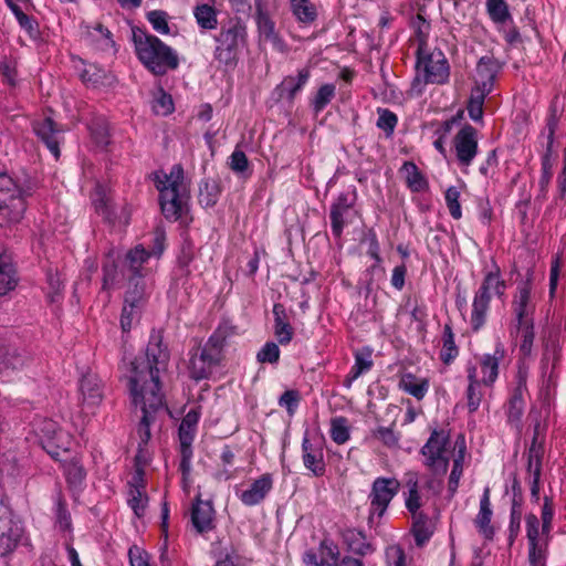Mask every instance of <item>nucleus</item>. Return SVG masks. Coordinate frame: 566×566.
Instances as JSON below:
<instances>
[{"mask_svg":"<svg viewBox=\"0 0 566 566\" xmlns=\"http://www.w3.org/2000/svg\"><path fill=\"white\" fill-rule=\"evenodd\" d=\"M169 359L159 334H153L146 348L145 359L132 363L129 376L130 396L135 401H144L145 392L151 407L163 406L159 387V373L165 369Z\"/></svg>","mask_w":566,"mask_h":566,"instance_id":"f257e3e1","label":"nucleus"},{"mask_svg":"<svg viewBox=\"0 0 566 566\" xmlns=\"http://www.w3.org/2000/svg\"><path fill=\"white\" fill-rule=\"evenodd\" d=\"M135 51L143 65L156 75L178 66L177 53L160 39L143 31H134Z\"/></svg>","mask_w":566,"mask_h":566,"instance_id":"f03ea898","label":"nucleus"},{"mask_svg":"<svg viewBox=\"0 0 566 566\" xmlns=\"http://www.w3.org/2000/svg\"><path fill=\"white\" fill-rule=\"evenodd\" d=\"M506 283L496 264L484 273L480 287L472 302L471 325L479 331L486 322L490 302L492 298L502 300L505 295Z\"/></svg>","mask_w":566,"mask_h":566,"instance_id":"7ed1b4c3","label":"nucleus"},{"mask_svg":"<svg viewBox=\"0 0 566 566\" xmlns=\"http://www.w3.org/2000/svg\"><path fill=\"white\" fill-rule=\"evenodd\" d=\"M157 188L160 192V206L164 216L177 220L186 206V186L180 166H174L169 175H156Z\"/></svg>","mask_w":566,"mask_h":566,"instance_id":"20e7f679","label":"nucleus"},{"mask_svg":"<svg viewBox=\"0 0 566 566\" xmlns=\"http://www.w3.org/2000/svg\"><path fill=\"white\" fill-rule=\"evenodd\" d=\"M416 70L412 90L418 94L422 93L423 85L443 84L449 78V64L440 50L428 52L419 46Z\"/></svg>","mask_w":566,"mask_h":566,"instance_id":"39448f33","label":"nucleus"},{"mask_svg":"<svg viewBox=\"0 0 566 566\" xmlns=\"http://www.w3.org/2000/svg\"><path fill=\"white\" fill-rule=\"evenodd\" d=\"M25 211L23 192L14 179L0 171V224L18 222Z\"/></svg>","mask_w":566,"mask_h":566,"instance_id":"423d86ee","label":"nucleus"},{"mask_svg":"<svg viewBox=\"0 0 566 566\" xmlns=\"http://www.w3.org/2000/svg\"><path fill=\"white\" fill-rule=\"evenodd\" d=\"M245 24L239 20L231 21L227 27L221 28L219 34L216 36V60L226 65L234 64L239 49L245 44Z\"/></svg>","mask_w":566,"mask_h":566,"instance_id":"0eeeda50","label":"nucleus"},{"mask_svg":"<svg viewBox=\"0 0 566 566\" xmlns=\"http://www.w3.org/2000/svg\"><path fill=\"white\" fill-rule=\"evenodd\" d=\"M449 434L443 430L434 429L428 441L421 448L423 464L433 475L443 476L450 461Z\"/></svg>","mask_w":566,"mask_h":566,"instance_id":"6e6552de","label":"nucleus"},{"mask_svg":"<svg viewBox=\"0 0 566 566\" xmlns=\"http://www.w3.org/2000/svg\"><path fill=\"white\" fill-rule=\"evenodd\" d=\"M220 340L216 335H212L203 348H198L191 353L189 359V374L195 380L207 378L213 366L220 358Z\"/></svg>","mask_w":566,"mask_h":566,"instance_id":"1a4fd4ad","label":"nucleus"},{"mask_svg":"<svg viewBox=\"0 0 566 566\" xmlns=\"http://www.w3.org/2000/svg\"><path fill=\"white\" fill-rule=\"evenodd\" d=\"M400 490V482L395 478H377L371 485L368 495L369 505V520L374 517H382L387 511L391 500L397 495Z\"/></svg>","mask_w":566,"mask_h":566,"instance_id":"9d476101","label":"nucleus"},{"mask_svg":"<svg viewBox=\"0 0 566 566\" xmlns=\"http://www.w3.org/2000/svg\"><path fill=\"white\" fill-rule=\"evenodd\" d=\"M200 418V411L198 409H190L186 416L184 417L180 426H179V442H180V469L182 471L184 476L188 475L191 469V458H192V449L191 444L193 442L197 424Z\"/></svg>","mask_w":566,"mask_h":566,"instance_id":"9b49d317","label":"nucleus"},{"mask_svg":"<svg viewBox=\"0 0 566 566\" xmlns=\"http://www.w3.org/2000/svg\"><path fill=\"white\" fill-rule=\"evenodd\" d=\"M22 536V527L14 520L8 504L0 500V557L11 554Z\"/></svg>","mask_w":566,"mask_h":566,"instance_id":"f8f14e48","label":"nucleus"},{"mask_svg":"<svg viewBox=\"0 0 566 566\" xmlns=\"http://www.w3.org/2000/svg\"><path fill=\"white\" fill-rule=\"evenodd\" d=\"M453 149L458 165L468 168L478 154V132L471 125L463 126L454 136Z\"/></svg>","mask_w":566,"mask_h":566,"instance_id":"ddd939ff","label":"nucleus"},{"mask_svg":"<svg viewBox=\"0 0 566 566\" xmlns=\"http://www.w3.org/2000/svg\"><path fill=\"white\" fill-rule=\"evenodd\" d=\"M535 302L532 297V284L527 279L518 283L512 300L513 323L534 321Z\"/></svg>","mask_w":566,"mask_h":566,"instance_id":"4468645a","label":"nucleus"},{"mask_svg":"<svg viewBox=\"0 0 566 566\" xmlns=\"http://www.w3.org/2000/svg\"><path fill=\"white\" fill-rule=\"evenodd\" d=\"M505 355L504 347L497 344L492 354H482L475 357L474 363L468 365H476L480 375V381L483 386L491 387L495 382L499 376L500 363L503 360Z\"/></svg>","mask_w":566,"mask_h":566,"instance_id":"2eb2a0df","label":"nucleus"},{"mask_svg":"<svg viewBox=\"0 0 566 566\" xmlns=\"http://www.w3.org/2000/svg\"><path fill=\"white\" fill-rule=\"evenodd\" d=\"M39 434L41 436L43 447L48 449V452L53 457L59 455L56 450H52L53 448L60 449L63 451L69 450L70 441L67 434L59 427V424L53 420H43L38 426Z\"/></svg>","mask_w":566,"mask_h":566,"instance_id":"dca6fc26","label":"nucleus"},{"mask_svg":"<svg viewBox=\"0 0 566 566\" xmlns=\"http://www.w3.org/2000/svg\"><path fill=\"white\" fill-rule=\"evenodd\" d=\"M492 516L491 491L490 488L486 486L480 499L479 512L473 523L478 533L488 541H492L495 535V526L492 524Z\"/></svg>","mask_w":566,"mask_h":566,"instance_id":"f3484780","label":"nucleus"},{"mask_svg":"<svg viewBox=\"0 0 566 566\" xmlns=\"http://www.w3.org/2000/svg\"><path fill=\"white\" fill-rule=\"evenodd\" d=\"M164 241L165 235L163 232H156L154 238V248L151 251H146L143 245H136L134 249H132L127 255H126V262L129 266L130 271L134 274H140V270L144 265V263L147 262V260L154 255V256H160L164 251Z\"/></svg>","mask_w":566,"mask_h":566,"instance_id":"a211bd4d","label":"nucleus"},{"mask_svg":"<svg viewBox=\"0 0 566 566\" xmlns=\"http://www.w3.org/2000/svg\"><path fill=\"white\" fill-rule=\"evenodd\" d=\"M302 459L304 467L315 476H322L325 473L324 452L321 442H313L307 432L302 440Z\"/></svg>","mask_w":566,"mask_h":566,"instance_id":"6ab92c4d","label":"nucleus"},{"mask_svg":"<svg viewBox=\"0 0 566 566\" xmlns=\"http://www.w3.org/2000/svg\"><path fill=\"white\" fill-rule=\"evenodd\" d=\"M80 395L82 405L94 408L101 403L104 397L103 384L96 374L87 373L80 381Z\"/></svg>","mask_w":566,"mask_h":566,"instance_id":"aec40b11","label":"nucleus"},{"mask_svg":"<svg viewBox=\"0 0 566 566\" xmlns=\"http://www.w3.org/2000/svg\"><path fill=\"white\" fill-rule=\"evenodd\" d=\"M273 488V478L270 473H264L254 480L247 490L239 494L240 501L247 506L260 504Z\"/></svg>","mask_w":566,"mask_h":566,"instance_id":"412c9836","label":"nucleus"},{"mask_svg":"<svg viewBox=\"0 0 566 566\" xmlns=\"http://www.w3.org/2000/svg\"><path fill=\"white\" fill-rule=\"evenodd\" d=\"M499 66L496 62L489 56H483L479 60L475 73V86L473 90L490 94L493 85Z\"/></svg>","mask_w":566,"mask_h":566,"instance_id":"4be33fe9","label":"nucleus"},{"mask_svg":"<svg viewBox=\"0 0 566 566\" xmlns=\"http://www.w3.org/2000/svg\"><path fill=\"white\" fill-rule=\"evenodd\" d=\"M35 134L44 142L49 150L54 155L55 158L60 156V142L62 139V132L56 128L55 123L50 118L34 123Z\"/></svg>","mask_w":566,"mask_h":566,"instance_id":"5701e85b","label":"nucleus"},{"mask_svg":"<svg viewBox=\"0 0 566 566\" xmlns=\"http://www.w3.org/2000/svg\"><path fill=\"white\" fill-rule=\"evenodd\" d=\"M27 356L14 347L7 346L0 340V375L9 376L12 371L21 369L27 364Z\"/></svg>","mask_w":566,"mask_h":566,"instance_id":"b1692460","label":"nucleus"},{"mask_svg":"<svg viewBox=\"0 0 566 566\" xmlns=\"http://www.w3.org/2000/svg\"><path fill=\"white\" fill-rule=\"evenodd\" d=\"M214 510L210 501L197 499L192 506L191 521L199 533L210 531L213 527Z\"/></svg>","mask_w":566,"mask_h":566,"instance_id":"393cba45","label":"nucleus"},{"mask_svg":"<svg viewBox=\"0 0 566 566\" xmlns=\"http://www.w3.org/2000/svg\"><path fill=\"white\" fill-rule=\"evenodd\" d=\"M547 128H548L547 153H549L552 145H553L554 133L556 129V120L554 118L549 119V122L547 124ZM552 176H553V163H552L549 154H546L542 158V174H541V177L538 180L539 191H541V196L543 199H545L547 196L548 186H549Z\"/></svg>","mask_w":566,"mask_h":566,"instance_id":"a878e982","label":"nucleus"},{"mask_svg":"<svg viewBox=\"0 0 566 566\" xmlns=\"http://www.w3.org/2000/svg\"><path fill=\"white\" fill-rule=\"evenodd\" d=\"M526 391V374L522 370L517 374V386L509 400L507 417L511 422H518L524 410V392Z\"/></svg>","mask_w":566,"mask_h":566,"instance_id":"bb28decb","label":"nucleus"},{"mask_svg":"<svg viewBox=\"0 0 566 566\" xmlns=\"http://www.w3.org/2000/svg\"><path fill=\"white\" fill-rule=\"evenodd\" d=\"M467 374L469 380V386L467 389L468 408L470 412H474L480 407L483 398V392L481 390V385L483 384L480 381V375L476 365H468Z\"/></svg>","mask_w":566,"mask_h":566,"instance_id":"cd10ccee","label":"nucleus"},{"mask_svg":"<svg viewBox=\"0 0 566 566\" xmlns=\"http://www.w3.org/2000/svg\"><path fill=\"white\" fill-rule=\"evenodd\" d=\"M274 335L281 345L289 344L293 338V327L291 326L285 308L282 304H274Z\"/></svg>","mask_w":566,"mask_h":566,"instance_id":"c85d7f7f","label":"nucleus"},{"mask_svg":"<svg viewBox=\"0 0 566 566\" xmlns=\"http://www.w3.org/2000/svg\"><path fill=\"white\" fill-rule=\"evenodd\" d=\"M310 70L304 67L298 71L296 76H286L277 87L280 96L293 101L296 94L303 88L310 78Z\"/></svg>","mask_w":566,"mask_h":566,"instance_id":"c756f323","label":"nucleus"},{"mask_svg":"<svg viewBox=\"0 0 566 566\" xmlns=\"http://www.w3.org/2000/svg\"><path fill=\"white\" fill-rule=\"evenodd\" d=\"M399 388L416 399L421 400L429 390V380L407 373L400 377Z\"/></svg>","mask_w":566,"mask_h":566,"instance_id":"7c9ffc66","label":"nucleus"},{"mask_svg":"<svg viewBox=\"0 0 566 566\" xmlns=\"http://www.w3.org/2000/svg\"><path fill=\"white\" fill-rule=\"evenodd\" d=\"M17 285L15 272L9 254L0 248V296Z\"/></svg>","mask_w":566,"mask_h":566,"instance_id":"2f4dec72","label":"nucleus"},{"mask_svg":"<svg viewBox=\"0 0 566 566\" xmlns=\"http://www.w3.org/2000/svg\"><path fill=\"white\" fill-rule=\"evenodd\" d=\"M134 480L135 483L129 485L127 502L130 509L134 511L135 515L140 517L145 514L148 499L145 493L140 476L137 475L134 478Z\"/></svg>","mask_w":566,"mask_h":566,"instance_id":"473e14b6","label":"nucleus"},{"mask_svg":"<svg viewBox=\"0 0 566 566\" xmlns=\"http://www.w3.org/2000/svg\"><path fill=\"white\" fill-rule=\"evenodd\" d=\"M350 205L346 195H340L331 207V223L334 235L340 237L345 227V216Z\"/></svg>","mask_w":566,"mask_h":566,"instance_id":"72a5a7b5","label":"nucleus"},{"mask_svg":"<svg viewBox=\"0 0 566 566\" xmlns=\"http://www.w3.org/2000/svg\"><path fill=\"white\" fill-rule=\"evenodd\" d=\"M147 397H148V394L145 392V399H144L145 402L144 401H135L132 398L133 403L136 407L139 406L143 411V417L139 422L138 429H137V432H138V436L140 439V443H143V444H146L151 437V434H150V423L153 421L151 413L161 407V406L151 407L148 403Z\"/></svg>","mask_w":566,"mask_h":566,"instance_id":"f704fd0d","label":"nucleus"},{"mask_svg":"<svg viewBox=\"0 0 566 566\" xmlns=\"http://www.w3.org/2000/svg\"><path fill=\"white\" fill-rule=\"evenodd\" d=\"M400 172L403 176L405 181L411 191L421 192L427 189L428 182L424 176L420 172V170L413 163L406 161L402 165Z\"/></svg>","mask_w":566,"mask_h":566,"instance_id":"c9c22d12","label":"nucleus"},{"mask_svg":"<svg viewBox=\"0 0 566 566\" xmlns=\"http://www.w3.org/2000/svg\"><path fill=\"white\" fill-rule=\"evenodd\" d=\"M537 432L528 451L527 470L532 476V494L538 493V481L541 476V447L536 446Z\"/></svg>","mask_w":566,"mask_h":566,"instance_id":"e433bc0d","label":"nucleus"},{"mask_svg":"<svg viewBox=\"0 0 566 566\" xmlns=\"http://www.w3.org/2000/svg\"><path fill=\"white\" fill-rule=\"evenodd\" d=\"M454 449H458L457 455L453 459L452 470L449 476V490L451 493H454L459 486L460 479L463 473V461L465 455V444L464 441H457L454 444Z\"/></svg>","mask_w":566,"mask_h":566,"instance_id":"4c0bfd02","label":"nucleus"},{"mask_svg":"<svg viewBox=\"0 0 566 566\" xmlns=\"http://www.w3.org/2000/svg\"><path fill=\"white\" fill-rule=\"evenodd\" d=\"M291 9L298 22L311 24L317 17L316 8L311 0H290Z\"/></svg>","mask_w":566,"mask_h":566,"instance_id":"58836bf2","label":"nucleus"},{"mask_svg":"<svg viewBox=\"0 0 566 566\" xmlns=\"http://www.w3.org/2000/svg\"><path fill=\"white\" fill-rule=\"evenodd\" d=\"M516 336L521 339L520 349L524 355H530L534 340V321L513 323Z\"/></svg>","mask_w":566,"mask_h":566,"instance_id":"ea45409f","label":"nucleus"},{"mask_svg":"<svg viewBox=\"0 0 566 566\" xmlns=\"http://www.w3.org/2000/svg\"><path fill=\"white\" fill-rule=\"evenodd\" d=\"M193 17L198 25L206 30H214L218 27L217 11L209 4H199L193 9Z\"/></svg>","mask_w":566,"mask_h":566,"instance_id":"a19ab883","label":"nucleus"},{"mask_svg":"<svg viewBox=\"0 0 566 566\" xmlns=\"http://www.w3.org/2000/svg\"><path fill=\"white\" fill-rule=\"evenodd\" d=\"M80 76L86 85L97 86L108 83L109 75L96 64H86Z\"/></svg>","mask_w":566,"mask_h":566,"instance_id":"79ce46f5","label":"nucleus"},{"mask_svg":"<svg viewBox=\"0 0 566 566\" xmlns=\"http://www.w3.org/2000/svg\"><path fill=\"white\" fill-rule=\"evenodd\" d=\"M413 517L415 523L412 526V533L415 541L418 546H422L433 534V527L424 515L418 514Z\"/></svg>","mask_w":566,"mask_h":566,"instance_id":"37998d69","label":"nucleus"},{"mask_svg":"<svg viewBox=\"0 0 566 566\" xmlns=\"http://www.w3.org/2000/svg\"><path fill=\"white\" fill-rule=\"evenodd\" d=\"M329 434L335 443H346L350 438L348 420L345 417L332 418Z\"/></svg>","mask_w":566,"mask_h":566,"instance_id":"c03bdc74","label":"nucleus"},{"mask_svg":"<svg viewBox=\"0 0 566 566\" xmlns=\"http://www.w3.org/2000/svg\"><path fill=\"white\" fill-rule=\"evenodd\" d=\"M442 340L443 345L440 352V358L444 364H450L459 354L450 325H444Z\"/></svg>","mask_w":566,"mask_h":566,"instance_id":"a18cd8bd","label":"nucleus"},{"mask_svg":"<svg viewBox=\"0 0 566 566\" xmlns=\"http://www.w3.org/2000/svg\"><path fill=\"white\" fill-rule=\"evenodd\" d=\"M373 367L371 354L369 350L359 352L355 355V364L353 365L350 373L348 374L347 380L350 384L356 380L364 373L368 371Z\"/></svg>","mask_w":566,"mask_h":566,"instance_id":"49530a36","label":"nucleus"},{"mask_svg":"<svg viewBox=\"0 0 566 566\" xmlns=\"http://www.w3.org/2000/svg\"><path fill=\"white\" fill-rule=\"evenodd\" d=\"M256 25L263 40L272 42L276 40L275 24L269 14L261 9L256 12Z\"/></svg>","mask_w":566,"mask_h":566,"instance_id":"de8ad7c7","label":"nucleus"},{"mask_svg":"<svg viewBox=\"0 0 566 566\" xmlns=\"http://www.w3.org/2000/svg\"><path fill=\"white\" fill-rule=\"evenodd\" d=\"M319 566H337L339 551L337 545L331 541H323L318 548Z\"/></svg>","mask_w":566,"mask_h":566,"instance_id":"09e8293b","label":"nucleus"},{"mask_svg":"<svg viewBox=\"0 0 566 566\" xmlns=\"http://www.w3.org/2000/svg\"><path fill=\"white\" fill-rule=\"evenodd\" d=\"M335 96V85L334 84H324L322 85L316 95L314 96L312 101L313 109L316 114L321 113L327 104L331 103V101Z\"/></svg>","mask_w":566,"mask_h":566,"instance_id":"8fccbe9b","label":"nucleus"},{"mask_svg":"<svg viewBox=\"0 0 566 566\" xmlns=\"http://www.w3.org/2000/svg\"><path fill=\"white\" fill-rule=\"evenodd\" d=\"M488 94L479 90H472L468 104V113L472 120L478 122L483 117V104Z\"/></svg>","mask_w":566,"mask_h":566,"instance_id":"3c124183","label":"nucleus"},{"mask_svg":"<svg viewBox=\"0 0 566 566\" xmlns=\"http://www.w3.org/2000/svg\"><path fill=\"white\" fill-rule=\"evenodd\" d=\"M145 302V285L140 281L135 283L130 281L129 287L126 291L124 303L130 306L143 307Z\"/></svg>","mask_w":566,"mask_h":566,"instance_id":"603ef678","label":"nucleus"},{"mask_svg":"<svg viewBox=\"0 0 566 566\" xmlns=\"http://www.w3.org/2000/svg\"><path fill=\"white\" fill-rule=\"evenodd\" d=\"M486 9L490 18L495 23H504L509 18V8L504 0H486Z\"/></svg>","mask_w":566,"mask_h":566,"instance_id":"864d4df0","label":"nucleus"},{"mask_svg":"<svg viewBox=\"0 0 566 566\" xmlns=\"http://www.w3.org/2000/svg\"><path fill=\"white\" fill-rule=\"evenodd\" d=\"M444 199H446V203H447V207H448V210H449L451 217L455 220L461 219L462 210H461V205L459 201L460 190L454 186L449 187L446 190Z\"/></svg>","mask_w":566,"mask_h":566,"instance_id":"5fc2aeb1","label":"nucleus"},{"mask_svg":"<svg viewBox=\"0 0 566 566\" xmlns=\"http://www.w3.org/2000/svg\"><path fill=\"white\" fill-rule=\"evenodd\" d=\"M147 20L153 29L160 34H169L168 14L163 10H153L147 13Z\"/></svg>","mask_w":566,"mask_h":566,"instance_id":"6e6d98bb","label":"nucleus"},{"mask_svg":"<svg viewBox=\"0 0 566 566\" xmlns=\"http://www.w3.org/2000/svg\"><path fill=\"white\" fill-rule=\"evenodd\" d=\"M91 35L96 40L98 50L114 52V41L112 39V34L102 24H97Z\"/></svg>","mask_w":566,"mask_h":566,"instance_id":"4d7b16f0","label":"nucleus"},{"mask_svg":"<svg viewBox=\"0 0 566 566\" xmlns=\"http://www.w3.org/2000/svg\"><path fill=\"white\" fill-rule=\"evenodd\" d=\"M398 118L396 114L386 108L378 109L377 127L382 129L387 136H390L397 125Z\"/></svg>","mask_w":566,"mask_h":566,"instance_id":"13d9d810","label":"nucleus"},{"mask_svg":"<svg viewBox=\"0 0 566 566\" xmlns=\"http://www.w3.org/2000/svg\"><path fill=\"white\" fill-rule=\"evenodd\" d=\"M280 358V348L277 344L273 342L265 343L262 348L256 354V359L259 363H269L274 364L277 363Z\"/></svg>","mask_w":566,"mask_h":566,"instance_id":"bf43d9fd","label":"nucleus"},{"mask_svg":"<svg viewBox=\"0 0 566 566\" xmlns=\"http://www.w3.org/2000/svg\"><path fill=\"white\" fill-rule=\"evenodd\" d=\"M387 566H407V557L399 545H390L385 552Z\"/></svg>","mask_w":566,"mask_h":566,"instance_id":"052dcab7","label":"nucleus"},{"mask_svg":"<svg viewBox=\"0 0 566 566\" xmlns=\"http://www.w3.org/2000/svg\"><path fill=\"white\" fill-rule=\"evenodd\" d=\"M92 202L95 207L96 212L103 214L105 218H108L107 203L108 198L106 195V190L104 187L97 185L92 195Z\"/></svg>","mask_w":566,"mask_h":566,"instance_id":"680f3d73","label":"nucleus"},{"mask_svg":"<svg viewBox=\"0 0 566 566\" xmlns=\"http://www.w3.org/2000/svg\"><path fill=\"white\" fill-rule=\"evenodd\" d=\"M65 475L71 485L78 486L85 479V471L78 463L71 462L65 465Z\"/></svg>","mask_w":566,"mask_h":566,"instance_id":"e2e57ef3","label":"nucleus"},{"mask_svg":"<svg viewBox=\"0 0 566 566\" xmlns=\"http://www.w3.org/2000/svg\"><path fill=\"white\" fill-rule=\"evenodd\" d=\"M153 109L156 114L168 115L174 111V103L170 95L159 92L158 96L153 103Z\"/></svg>","mask_w":566,"mask_h":566,"instance_id":"0e129e2a","label":"nucleus"},{"mask_svg":"<svg viewBox=\"0 0 566 566\" xmlns=\"http://www.w3.org/2000/svg\"><path fill=\"white\" fill-rule=\"evenodd\" d=\"M140 306H130L124 303L120 316V325L123 331H129L135 318L138 317Z\"/></svg>","mask_w":566,"mask_h":566,"instance_id":"69168bd1","label":"nucleus"},{"mask_svg":"<svg viewBox=\"0 0 566 566\" xmlns=\"http://www.w3.org/2000/svg\"><path fill=\"white\" fill-rule=\"evenodd\" d=\"M229 165L234 172L242 174L248 169L249 161L242 150L235 149L230 156Z\"/></svg>","mask_w":566,"mask_h":566,"instance_id":"338daca9","label":"nucleus"},{"mask_svg":"<svg viewBox=\"0 0 566 566\" xmlns=\"http://www.w3.org/2000/svg\"><path fill=\"white\" fill-rule=\"evenodd\" d=\"M528 560L531 566H545L546 555L542 544L530 545Z\"/></svg>","mask_w":566,"mask_h":566,"instance_id":"774afa93","label":"nucleus"}]
</instances>
